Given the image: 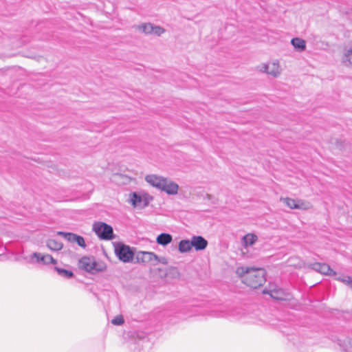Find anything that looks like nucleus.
Segmentation results:
<instances>
[{
	"instance_id": "f257e3e1",
	"label": "nucleus",
	"mask_w": 352,
	"mask_h": 352,
	"mask_svg": "<svg viewBox=\"0 0 352 352\" xmlns=\"http://www.w3.org/2000/svg\"><path fill=\"white\" fill-rule=\"evenodd\" d=\"M236 272L241 278L242 282L252 288L259 287L266 280L265 272L262 268L239 267L236 269Z\"/></svg>"
},
{
	"instance_id": "f03ea898",
	"label": "nucleus",
	"mask_w": 352,
	"mask_h": 352,
	"mask_svg": "<svg viewBox=\"0 0 352 352\" xmlns=\"http://www.w3.org/2000/svg\"><path fill=\"white\" fill-rule=\"evenodd\" d=\"M145 180L152 186L164 191L168 195H176L178 192V185L164 177L157 175H148L145 177Z\"/></svg>"
},
{
	"instance_id": "7ed1b4c3",
	"label": "nucleus",
	"mask_w": 352,
	"mask_h": 352,
	"mask_svg": "<svg viewBox=\"0 0 352 352\" xmlns=\"http://www.w3.org/2000/svg\"><path fill=\"white\" fill-rule=\"evenodd\" d=\"M92 230L100 239L111 240L114 239L113 228L106 223L94 222Z\"/></svg>"
},
{
	"instance_id": "20e7f679",
	"label": "nucleus",
	"mask_w": 352,
	"mask_h": 352,
	"mask_svg": "<svg viewBox=\"0 0 352 352\" xmlns=\"http://www.w3.org/2000/svg\"><path fill=\"white\" fill-rule=\"evenodd\" d=\"M115 253L118 258L124 263L131 262L135 255L133 249L124 244H118L115 246Z\"/></svg>"
},
{
	"instance_id": "39448f33",
	"label": "nucleus",
	"mask_w": 352,
	"mask_h": 352,
	"mask_svg": "<svg viewBox=\"0 0 352 352\" xmlns=\"http://www.w3.org/2000/svg\"><path fill=\"white\" fill-rule=\"evenodd\" d=\"M264 294H269L272 298L277 300L288 301L292 299V295L285 292L283 289L277 286L271 285L269 289L263 290Z\"/></svg>"
},
{
	"instance_id": "423d86ee",
	"label": "nucleus",
	"mask_w": 352,
	"mask_h": 352,
	"mask_svg": "<svg viewBox=\"0 0 352 352\" xmlns=\"http://www.w3.org/2000/svg\"><path fill=\"white\" fill-rule=\"evenodd\" d=\"M30 262L42 265L56 264L57 261L50 254L34 252L30 256Z\"/></svg>"
},
{
	"instance_id": "0eeeda50",
	"label": "nucleus",
	"mask_w": 352,
	"mask_h": 352,
	"mask_svg": "<svg viewBox=\"0 0 352 352\" xmlns=\"http://www.w3.org/2000/svg\"><path fill=\"white\" fill-rule=\"evenodd\" d=\"M280 201L291 209L308 210L311 206L309 203L305 202L301 199H294L287 197L281 198Z\"/></svg>"
},
{
	"instance_id": "6e6552de",
	"label": "nucleus",
	"mask_w": 352,
	"mask_h": 352,
	"mask_svg": "<svg viewBox=\"0 0 352 352\" xmlns=\"http://www.w3.org/2000/svg\"><path fill=\"white\" fill-rule=\"evenodd\" d=\"M135 259L138 263L153 265L154 260L156 259V254L152 252L139 251L135 253Z\"/></svg>"
},
{
	"instance_id": "1a4fd4ad",
	"label": "nucleus",
	"mask_w": 352,
	"mask_h": 352,
	"mask_svg": "<svg viewBox=\"0 0 352 352\" xmlns=\"http://www.w3.org/2000/svg\"><path fill=\"white\" fill-rule=\"evenodd\" d=\"M192 248L197 251L204 250L208 246V241L201 236H192L191 238Z\"/></svg>"
},
{
	"instance_id": "9d476101",
	"label": "nucleus",
	"mask_w": 352,
	"mask_h": 352,
	"mask_svg": "<svg viewBox=\"0 0 352 352\" xmlns=\"http://www.w3.org/2000/svg\"><path fill=\"white\" fill-rule=\"evenodd\" d=\"M80 267L90 273H94L95 261L89 257H82L79 261Z\"/></svg>"
},
{
	"instance_id": "9b49d317",
	"label": "nucleus",
	"mask_w": 352,
	"mask_h": 352,
	"mask_svg": "<svg viewBox=\"0 0 352 352\" xmlns=\"http://www.w3.org/2000/svg\"><path fill=\"white\" fill-rule=\"evenodd\" d=\"M313 269L325 275H335L336 272L327 263H316L313 265Z\"/></svg>"
},
{
	"instance_id": "f8f14e48",
	"label": "nucleus",
	"mask_w": 352,
	"mask_h": 352,
	"mask_svg": "<svg viewBox=\"0 0 352 352\" xmlns=\"http://www.w3.org/2000/svg\"><path fill=\"white\" fill-rule=\"evenodd\" d=\"M131 202L133 206L141 208H144L148 205V201L146 198L138 195L135 192L133 193Z\"/></svg>"
},
{
	"instance_id": "ddd939ff",
	"label": "nucleus",
	"mask_w": 352,
	"mask_h": 352,
	"mask_svg": "<svg viewBox=\"0 0 352 352\" xmlns=\"http://www.w3.org/2000/svg\"><path fill=\"white\" fill-rule=\"evenodd\" d=\"M342 62L347 67L352 66V47L344 49Z\"/></svg>"
},
{
	"instance_id": "4468645a",
	"label": "nucleus",
	"mask_w": 352,
	"mask_h": 352,
	"mask_svg": "<svg viewBox=\"0 0 352 352\" xmlns=\"http://www.w3.org/2000/svg\"><path fill=\"white\" fill-rule=\"evenodd\" d=\"M258 237L256 234L249 233L245 234L242 239V243L244 247L253 245L257 241Z\"/></svg>"
},
{
	"instance_id": "2eb2a0df",
	"label": "nucleus",
	"mask_w": 352,
	"mask_h": 352,
	"mask_svg": "<svg viewBox=\"0 0 352 352\" xmlns=\"http://www.w3.org/2000/svg\"><path fill=\"white\" fill-rule=\"evenodd\" d=\"M47 247L52 251H59L62 250L63 244L55 239H48L46 241Z\"/></svg>"
},
{
	"instance_id": "dca6fc26",
	"label": "nucleus",
	"mask_w": 352,
	"mask_h": 352,
	"mask_svg": "<svg viewBox=\"0 0 352 352\" xmlns=\"http://www.w3.org/2000/svg\"><path fill=\"white\" fill-rule=\"evenodd\" d=\"M173 240V237L170 234L162 233L157 237V243L162 245H166Z\"/></svg>"
},
{
	"instance_id": "f3484780",
	"label": "nucleus",
	"mask_w": 352,
	"mask_h": 352,
	"mask_svg": "<svg viewBox=\"0 0 352 352\" xmlns=\"http://www.w3.org/2000/svg\"><path fill=\"white\" fill-rule=\"evenodd\" d=\"M292 45L294 47L295 49L299 51H303L306 48L305 41L300 38H294L291 41Z\"/></svg>"
},
{
	"instance_id": "a211bd4d",
	"label": "nucleus",
	"mask_w": 352,
	"mask_h": 352,
	"mask_svg": "<svg viewBox=\"0 0 352 352\" xmlns=\"http://www.w3.org/2000/svg\"><path fill=\"white\" fill-rule=\"evenodd\" d=\"M135 28L136 30H138L146 34H152V31L153 30V24L151 23H142L141 25H136Z\"/></svg>"
},
{
	"instance_id": "6ab92c4d",
	"label": "nucleus",
	"mask_w": 352,
	"mask_h": 352,
	"mask_svg": "<svg viewBox=\"0 0 352 352\" xmlns=\"http://www.w3.org/2000/svg\"><path fill=\"white\" fill-rule=\"evenodd\" d=\"M191 240H182L179 243L178 250L182 253L188 252L192 249Z\"/></svg>"
},
{
	"instance_id": "aec40b11",
	"label": "nucleus",
	"mask_w": 352,
	"mask_h": 352,
	"mask_svg": "<svg viewBox=\"0 0 352 352\" xmlns=\"http://www.w3.org/2000/svg\"><path fill=\"white\" fill-rule=\"evenodd\" d=\"M54 270L58 274L65 278H70L74 276V273L71 270H65L59 267H54Z\"/></svg>"
},
{
	"instance_id": "412c9836",
	"label": "nucleus",
	"mask_w": 352,
	"mask_h": 352,
	"mask_svg": "<svg viewBox=\"0 0 352 352\" xmlns=\"http://www.w3.org/2000/svg\"><path fill=\"white\" fill-rule=\"evenodd\" d=\"M269 67L268 74L277 77L280 74V69L278 63L274 62L269 65Z\"/></svg>"
},
{
	"instance_id": "4be33fe9",
	"label": "nucleus",
	"mask_w": 352,
	"mask_h": 352,
	"mask_svg": "<svg viewBox=\"0 0 352 352\" xmlns=\"http://www.w3.org/2000/svg\"><path fill=\"white\" fill-rule=\"evenodd\" d=\"M57 234L59 236H63L64 239H65L67 241L71 243H75L76 242V237H77V234L72 233V232H58Z\"/></svg>"
},
{
	"instance_id": "5701e85b",
	"label": "nucleus",
	"mask_w": 352,
	"mask_h": 352,
	"mask_svg": "<svg viewBox=\"0 0 352 352\" xmlns=\"http://www.w3.org/2000/svg\"><path fill=\"white\" fill-rule=\"evenodd\" d=\"M168 259L164 256H158L156 255V259L154 260L153 266H155L160 263L163 265H167L168 264Z\"/></svg>"
},
{
	"instance_id": "b1692460",
	"label": "nucleus",
	"mask_w": 352,
	"mask_h": 352,
	"mask_svg": "<svg viewBox=\"0 0 352 352\" xmlns=\"http://www.w3.org/2000/svg\"><path fill=\"white\" fill-rule=\"evenodd\" d=\"M164 32H165L164 28H163L159 25H153V30L152 31V34L157 35V36H160Z\"/></svg>"
},
{
	"instance_id": "393cba45",
	"label": "nucleus",
	"mask_w": 352,
	"mask_h": 352,
	"mask_svg": "<svg viewBox=\"0 0 352 352\" xmlns=\"http://www.w3.org/2000/svg\"><path fill=\"white\" fill-rule=\"evenodd\" d=\"M338 280L352 289V278L351 276H346L343 278H339Z\"/></svg>"
},
{
	"instance_id": "a878e982",
	"label": "nucleus",
	"mask_w": 352,
	"mask_h": 352,
	"mask_svg": "<svg viewBox=\"0 0 352 352\" xmlns=\"http://www.w3.org/2000/svg\"><path fill=\"white\" fill-rule=\"evenodd\" d=\"M124 320L123 316L121 315H118L116 316L112 320L111 323L115 325H121L124 323Z\"/></svg>"
},
{
	"instance_id": "bb28decb",
	"label": "nucleus",
	"mask_w": 352,
	"mask_h": 352,
	"mask_svg": "<svg viewBox=\"0 0 352 352\" xmlns=\"http://www.w3.org/2000/svg\"><path fill=\"white\" fill-rule=\"evenodd\" d=\"M94 273L98 272H102L105 270L106 266L104 263H98L95 261Z\"/></svg>"
},
{
	"instance_id": "cd10ccee",
	"label": "nucleus",
	"mask_w": 352,
	"mask_h": 352,
	"mask_svg": "<svg viewBox=\"0 0 352 352\" xmlns=\"http://www.w3.org/2000/svg\"><path fill=\"white\" fill-rule=\"evenodd\" d=\"M79 246L85 248L86 247V243L85 239L82 236L78 235L76 237V242Z\"/></svg>"
},
{
	"instance_id": "c85d7f7f",
	"label": "nucleus",
	"mask_w": 352,
	"mask_h": 352,
	"mask_svg": "<svg viewBox=\"0 0 352 352\" xmlns=\"http://www.w3.org/2000/svg\"><path fill=\"white\" fill-rule=\"evenodd\" d=\"M269 65H263V66L262 67V69L261 70L264 72H266L267 74H268V72H269Z\"/></svg>"
},
{
	"instance_id": "c756f323",
	"label": "nucleus",
	"mask_w": 352,
	"mask_h": 352,
	"mask_svg": "<svg viewBox=\"0 0 352 352\" xmlns=\"http://www.w3.org/2000/svg\"><path fill=\"white\" fill-rule=\"evenodd\" d=\"M6 250V247H1V248H0V256H1V255H3V254H5Z\"/></svg>"
}]
</instances>
